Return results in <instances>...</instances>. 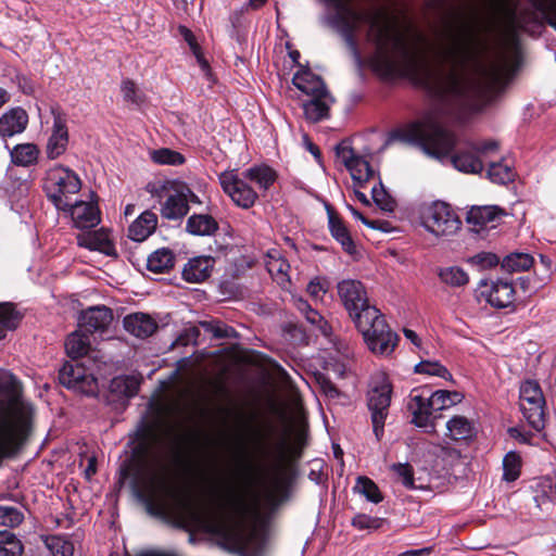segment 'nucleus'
Here are the masks:
<instances>
[{
	"mask_svg": "<svg viewBox=\"0 0 556 556\" xmlns=\"http://www.w3.org/2000/svg\"><path fill=\"white\" fill-rule=\"evenodd\" d=\"M292 84L309 99L302 103L304 116L317 123L329 116L334 99L328 91L323 79L309 70L301 68L292 77Z\"/></svg>",
	"mask_w": 556,
	"mask_h": 556,
	"instance_id": "obj_6",
	"label": "nucleus"
},
{
	"mask_svg": "<svg viewBox=\"0 0 556 556\" xmlns=\"http://www.w3.org/2000/svg\"><path fill=\"white\" fill-rule=\"evenodd\" d=\"M113 320L112 311L106 306H91L81 312L78 327L85 333L102 334Z\"/></svg>",
	"mask_w": 556,
	"mask_h": 556,
	"instance_id": "obj_16",
	"label": "nucleus"
},
{
	"mask_svg": "<svg viewBox=\"0 0 556 556\" xmlns=\"http://www.w3.org/2000/svg\"><path fill=\"white\" fill-rule=\"evenodd\" d=\"M518 286L525 293H533L538 290L536 286H532L531 279L529 277H520L518 278Z\"/></svg>",
	"mask_w": 556,
	"mask_h": 556,
	"instance_id": "obj_61",
	"label": "nucleus"
},
{
	"mask_svg": "<svg viewBox=\"0 0 556 556\" xmlns=\"http://www.w3.org/2000/svg\"><path fill=\"white\" fill-rule=\"evenodd\" d=\"M160 212L161 216L168 220H179L188 214L189 206L186 204L184 197L180 194L177 182L172 184L169 193L161 203Z\"/></svg>",
	"mask_w": 556,
	"mask_h": 556,
	"instance_id": "obj_18",
	"label": "nucleus"
},
{
	"mask_svg": "<svg viewBox=\"0 0 556 556\" xmlns=\"http://www.w3.org/2000/svg\"><path fill=\"white\" fill-rule=\"evenodd\" d=\"M334 12L331 25L356 53L355 31L366 27V38L375 48L372 62L387 75L412 77L443 103L467 105L483 91L500 84L514 71L519 58L518 30L534 34V0H489L507 30L501 45L472 27L448 30L437 47L440 64L427 60L430 42L419 31L402 29L382 9H358L354 0H323Z\"/></svg>",
	"mask_w": 556,
	"mask_h": 556,
	"instance_id": "obj_1",
	"label": "nucleus"
},
{
	"mask_svg": "<svg viewBox=\"0 0 556 556\" xmlns=\"http://www.w3.org/2000/svg\"><path fill=\"white\" fill-rule=\"evenodd\" d=\"M478 296L495 308H505L514 303L515 289L511 282L503 279L481 280Z\"/></svg>",
	"mask_w": 556,
	"mask_h": 556,
	"instance_id": "obj_12",
	"label": "nucleus"
},
{
	"mask_svg": "<svg viewBox=\"0 0 556 556\" xmlns=\"http://www.w3.org/2000/svg\"><path fill=\"white\" fill-rule=\"evenodd\" d=\"M520 457L517 453L509 452L503 459V478L506 481H515L520 475Z\"/></svg>",
	"mask_w": 556,
	"mask_h": 556,
	"instance_id": "obj_42",
	"label": "nucleus"
},
{
	"mask_svg": "<svg viewBox=\"0 0 556 556\" xmlns=\"http://www.w3.org/2000/svg\"><path fill=\"white\" fill-rule=\"evenodd\" d=\"M392 470L397 475L406 488L414 486V471L409 464H394L392 465Z\"/></svg>",
	"mask_w": 556,
	"mask_h": 556,
	"instance_id": "obj_51",
	"label": "nucleus"
},
{
	"mask_svg": "<svg viewBox=\"0 0 556 556\" xmlns=\"http://www.w3.org/2000/svg\"><path fill=\"white\" fill-rule=\"evenodd\" d=\"M294 304L312 325H319V323L323 321L321 315L316 309L312 308L307 301L299 298L294 300Z\"/></svg>",
	"mask_w": 556,
	"mask_h": 556,
	"instance_id": "obj_50",
	"label": "nucleus"
},
{
	"mask_svg": "<svg viewBox=\"0 0 556 556\" xmlns=\"http://www.w3.org/2000/svg\"><path fill=\"white\" fill-rule=\"evenodd\" d=\"M533 263V257L528 253H511L503 260L502 268L507 273H519L530 269Z\"/></svg>",
	"mask_w": 556,
	"mask_h": 556,
	"instance_id": "obj_35",
	"label": "nucleus"
},
{
	"mask_svg": "<svg viewBox=\"0 0 556 556\" xmlns=\"http://www.w3.org/2000/svg\"><path fill=\"white\" fill-rule=\"evenodd\" d=\"M354 490L372 503H379L382 501V496L377 484L367 477H358Z\"/></svg>",
	"mask_w": 556,
	"mask_h": 556,
	"instance_id": "obj_40",
	"label": "nucleus"
},
{
	"mask_svg": "<svg viewBox=\"0 0 556 556\" xmlns=\"http://www.w3.org/2000/svg\"><path fill=\"white\" fill-rule=\"evenodd\" d=\"M380 522V519L364 514L356 515L352 520V525L359 530L377 529Z\"/></svg>",
	"mask_w": 556,
	"mask_h": 556,
	"instance_id": "obj_55",
	"label": "nucleus"
},
{
	"mask_svg": "<svg viewBox=\"0 0 556 556\" xmlns=\"http://www.w3.org/2000/svg\"><path fill=\"white\" fill-rule=\"evenodd\" d=\"M23 546L17 538L9 531H0V556H21Z\"/></svg>",
	"mask_w": 556,
	"mask_h": 556,
	"instance_id": "obj_39",
	"label": "nucleus"
},
{
	"mask_svg": "<svg viewBox=\"0 0 556 556\" xmlns=\"http://www.w3.org/2000/svg\"><path fill=\"white\" fill-rule=\"evenodd\" d=\"M202 325L207 331L212 332L215 338H231L236 333L232 327L219 321L203 323Z\"/></svg>",
	"mask_w": 556,
	"mask_h": 556,
	"instance_id": "obj_52",
	"label": "nucleus"
},
{
	"mask_svg": "<svg viewBox=\"0 0 556 556\" xmlns=\"http://www.w3.org/2000/svg\"><path fill=\"white\" fill-rule=\"evenodd\" d=\"M348 208L350 210V212L353 214V216L357 219H359L364 225L370 227V228H378V223L377 220H368L362 213H359L358 211H356L353 206L351 205H348Z\"/></svg>",
	"mask_w": 556,
	"mask_h": 556,
	"instance_id": "obj_60",
	"label": "nucleus"
},
{
	"mask_svg": "<svg viewBox=\"0 0 556 556\" xmlns=\"http://www.w3.org/2000/svg\"><path fill=\"white\" fill-rule=\"evenodd\" d=\"M138 495L150 514L165 516L173 509L175 490L164 468H148L139 481Z\"/></svg>",
	"mask_w": 556,
	"mask_h": 556,
	"instance_id": "obj_5",
	"label": "nucleus"
},
{
	"mask_svg": "<svg viewBox=\"0 0 556 556\" xmlns=\"http://www.w3.org/2000/svg\"><path fill=\"white\" fill-rule=\"evenodd\" d=\"M251 483H245L230 492L219 503V511L203 504H190L185 513L193 523L219 535L225 549L238 556H262L263 540L256 529L245 525L249 517H258L260 498L252 494Z\"/></svg>",
	"mask_w": 556,
	"mask_h": 556,
	"instance_id": "obj_2",
	"label": "nucleus"
},
{
	"mask_svg": "<svg viewBox=\"0 0 556 556\" xmlns=\"http://www.w3.org/2000/svg\"><path fill=\"white\" fill-rule=\"evenodd\" d=\"M53 115V129L47 143V156L51 160L62 155L65 152L68 142V132L65 119L60 113H55L54 111Z\"/></svg>",
	"mask_w": 556,
	"mask_h": 556,
	"instance_id": "obj_20",
	"label": "nucleus"
},
{
	"mask_svg": "<svg viewBox=\"0 0 556 556\" xmlns=\"http://www.w3.org/2000/svg\"><path fill=\"white\" fill-rule=\"evenodd\" d=\"M438 275L443 283L454 288L466 286L469 281L468 274L458 266L441 268Z\"/></svg>",
	"mask_w": 556,
	"mask_h": 556,
	"instance_id": "obj_36",
	"label": "nucleus"
},
{
	"mask_svg": "<svg viewBox=\"0 0 556 556\" xmlns=\"http://www.w3.org/2000/svg\"><path fill=\"white\" fill-rule=\"evenodd\" d=\"M329 229L332 237L341 244L346 253L354 254L356 252V247L348 228L332 212H329Z\"/></svg>",
	"mask_w": 556,
	"mask_h": 556,
	"instance_id": "obj_27",
	"label": "nucleus"
},
{
	"mask_svg": "<svg viewBox=\"0 0 556 556\" xmlns=\"http://www.w3.org/2000/svg\"><path fill=\"white\" fill-rule=\"evenodd\" d=\"M392 387L384 376H380L370 388L367 405L370 412L374 433L379 441L383 435V427L389 414Z\"/></svg>",
	"mask_w": 556,
	"mask_h": 556,
	"instance_id": "obj_9",
	"label": "nucleus"
},
{
	"mask_svg": "<svg viewBox=\"0 0 556 556\" xmlns=\"http://www.w3.org/2000/svg\"><path fill=\"white\" fill-rule=\"evenodd\" d=\"M12 163L17 166H29L37 162L39 150L34 143H22L10 151Z\"/></svg>",
	"mask_w": 556,
	"mask_h": 556,
	"instance_id": "obj_30",
	"label": "nucleus"
},
{
	"mask_svg": "<svg viewBox=\"0 0 556 556\" xmlns=\"http://www.w3.org/2000/svg\"><path fill=\"white\" fill-rule=\"evenodd\" d=\"M430 405L434 412L446 409L463 400V395L456 391L437 390L430 392Z\"/></svg>",
	"mask_w": 556,
	"mask_h": 556,
	"instance_id": "obj_33",
	"label": "nucleus"
},
{
	"mask_svg": "<svg viewBox=\"0 0 556 556\" xmlns=\"http://www.w3.org/2000/svg\"><path fill=\"white\" fill-rule=\"evenodd\" d=\"M428 553H429L428 548L410 549V551H407L399 556H421V555L428 554Z\"/></svg>",
	"mask_w": 556,
	"mask_h": 556,
	"instance_id": "obj_64",
	"label": "nucleus"
},
{
	"mask_svg": "<svg viewBox=\"0 0 556 556\" xmlns=\"http://www.w3.org/2000/svg\"><path fill=\"white\" fill-rule=\"evenodd\" d=\"M91 341L87 333L76 330L71 333L65 342L66 353L73 359L85 356L90 350Z\"/></svg>",
	"mask_w": 556,
	"mask_h": 556,
	"instance_id": "obj_28",
	"label": "nucleus"
},
{
	"mask_svg": "<svg viewBox=\"0 0 556 556\" xmlns=\"http://www.w3.org/2000/svg\"><path fill=\"white\" fill-rule=\"evenodd\" d=\"M151 159L154 163L162 165H180L185 162V157L179 152L167 148L153 150Z\"/></svg>",
	"mask_w": 556,
	"mask_h": 556,
	"instance_id": "obj_41",
	"label": "nucleus"
},
{
	"mask_svg": "<svg viewBox=\"0 0 556 556\" xmlns=\"http://www.w3.org/2000/svg\"><path fill=\"white\" fill-rule=\"evenodd\" d=\"M28 123L27 113L21 109H11L0 117V136L12 137L25 130Z\"/></svg>",
	"mask_w": 556,
	"mask_h": 556,
	"instance_id": "obj_25",
	"label": "nucleus"
},
{
	"mask_svg": "<svg viewBox=\"0 0 556 556\" xmlns=\"http://www.w3.org/2000/svg\"><path fill=\"white\" fill-rule=\"evenodd\" d=\"M113 384L127 397H132L139 390L140 380L135 376H125L114 379Z\"/></svg>",
	"mask_w": 556,
	"mask_h": 556,
	"instance_id": "obj_47",
	"label": "nucleus"
},
{
	"mask_svg": "<svg viewBox=\"0 0 556 556\" xmlns=\"http://www.w3.org/2000/svg\"><path fill=\"white\" fill-rule=\"evenodd\" d=\"M67 211L71 212L75 227L80 229L96 227L101 220L98 206L91 202H72V206Z\"/></svg>",
	"mask_w": 556,
	"mask_h": 556,
	"instance_id": "obj_17",
	"label": "nucleus"
},
{
	"mask_svg": "<svg viewBox=\"0 0 556 556\" xmlns=\"http://www.w3.org/2000/svg\"><path fill=\"white\" fill-rule=\"evenodd\" d=\"M175 263L174 253L166 248L154 251L148 257L147 267L153 273H166L173 268Z\"/></svg>",
	"mask_w": 556,
	"mask_h": 556,
	"instance_id": "obj_29",
	"label": "nucleus"
},
{
	"mask_svg": "<svg viewBox=\"0 0 556 556\" xmlns=\"http://www.w3.org/2000/svg\"><path fill=\"white\" fill-rule=\"evenodd\" d=\"M404 334L405 337L412 341V343H414L415 345H418L419 344V339H418V336L415 331L410 330V329H404Z\"/></svg>",
	"mask_w": 556,
	"mask_h": 556,
	"instance_id": "obj_63",
	"label": "nucleus"
},
{
	"mask_svg": "<svg viewBox=\"0 0 556 556\" xmlns=\"http://www.w3.org/2000/svg\"><path fill=\"white\" fill-rule=\"evenodd\" d=\"M217 229V222L207 214H193L186 224V230L193 236H212Z\"/></svg>",
	"mask_w": 556,
	"mask_h": 556,
	"instance_id": "obj_26",
	"label": "nucleus"
},
{
	"mask_svg": "<svg viewBox=\"0 0 556 556\" xmlns=\"http://www.w3.org/2000/svg\"><path fill=\"white\" fill-rule=\"evenodd\" d=\"M338 294L350 317L371 352L390 355L399 337L391 331L379 309L368 303L367 291L358 280L345 279L338 283Z\"/></svg>",
	"mask_w": 556,
	"mask_h": 556,
	"instance_id": "obj_4",
	"label": "nucleus"
},
{
	"mask_svg": "<svg viewBox=\"0 0 556 556\" xmlns=\"http://www.w3.org/2000/svg\"><path fill=\"white\" fill-rule=\"evenodd\" d=\"M123 324L127 332L141 339L152 336L157 329L156 321L144 313L129 314L124 317Z\"/></svg>",
	"mask_w": 556,
	"mask_h": 556,
	"instance_id": "obj_23",
	"label": "nucleus"
},
{
	"mask_svg": "<svg viewBox=\"0 0 556 556\" xmlns=\"http://www.w3.org/2000/svg\"><path fill=\"white\" fill-rule=\"evenodd\" d=\"M46 546L49 548L53 556H73V543L61 535H51L46 539Z\"/></svg>",
	"mask_w": 556,
	"mask_h": 556,
	"instance_id": "obj_38",
	"label": "nucleus"
},
{
	"mask_svg": "<svg viewBox=\"0 0 556 556\" xmlns=\"http://www.w3.org/2000/svg\"><path fill=\"white\" fill-rule=\"evenodd\" d=\"M323 392L329 399L339 397L341 392L337 389V387L325 376H320L317 379Z\"/></svg>",
	"mask_w": 556,
	"mask_h": 556,
	"instance_id": "obj_56",
	"label": "nucleus"
},
{
	"mask_svg": "<svg viewBox=\"0 0 556 556\" xmlns=\"http://www.w3.org/2000/svg\"><path fill=\"white\" fill-rule=\"evenodd\" d=\"M81 181L78 175L68 167L54 166L47 170L43 190L56 210L67 212L72 206V197L78 193Z\"/></svg>",
	"mask_w": 556,
	"mask_h": 556,
	"instance_id": "obj_7",
	"label": "nucleus"
},
{
	"mask_svg": "<svg viewBox=\"0 0 556 556\" xmlns=\"http://www.w3.org/2000/svg\"><path fill=\"white\" fill-rule=\"evenodd\" d=\"M418 218L420 225L435 237L454 236L462 227V220L456 212L442 201L421 204L418 208Z\"/></svg>",
	"mask_w": 556,
	"mask_h": 556,
	"instance_id": "obj_8",
	"label": "nucleus"
},
{
	"mask_svg": "<svg viewBox=\"0 0 556 556\" xmlns=\"http://www.w3.org/2000/svg\"><path fill=\"white\" fill-rule=\"evenodd\" d=\"M245 177L255 182L260 189L267 190L277 179L276 172L269 166H253L245 169Z\"/></svg>",
	"mask_w": 556,
	"mask_h": 556,
	"instance_id": "obj_32",
	"label": "nucleus"
},
{
	"mask_svg": "<svg viewBox=\"0 0 556 556\" xmlns=\"http://www.w3.org/2000/svg\"><path fill=\"white\" fill-rule=\"evenodd\" d=\"M180 194L184 197L186 204L189 206V203L201 204L200 198L186 185L182 182H177Z\"/></svg>",
	"mask_w": 556,
	"mask_h": 556,
	"instance_id": "obj_57",
	"label": "nucleus"
},
{
	"mask_svg": "<svg viewBox=\"0 0 556 556\" xmlns=\"http://www.w3.org/2000/svg\"><path fill=\"white\" fill-rule=\"evenodd\" d=\"M307 292L314 299H318L321 293H325L326 290L324 286L318 281H311L307 286Z\"/></svg>",
	"mask_w": 556,
	"mask_h": 556,
	"instance_id": "obj_59",
	"label": "nucleus"
},
{
	"mask_svg": "<svg viewBox=\"0 0 556 556\" xmlns=\"http://www.w3.org/2000/svg\"><path fill=\"white\" fill-rule=\"evenodd\" d=\"M24 519L22 511L12 506H0V526L14 528Z\"/></svg>",
	"mask_w": 556,
	"mask_h": 556,
	"instance_id": "obj_46",
	"label": "nucleus"
},
{
	"mask_svg": "<svg viewBox=\"0 0 556 556\" xmlns=\"http://www.w3.org/2000/svg\"><path fill=\"white\" fill-rule=\"evenodd\" d=\"M265 502L270 508L279 505L280 496L277 488H273L265 493Z\"/></svg>",
	"mask_w": 556,
	"mask_h": 556,
	"instance_id": "obj_58",
	"label": "nucleus"
},
{
	"mask_svg": "<svg viewBox=\"0 0 556 556\" xmlns=\"http://www.w3.org/2000/svg\"><path fill=\"white\" fill-rule=\"evenodd\" d=\"M223 191L232 200V202L242 208L252 207L258 195L251 181L245 177V170H226L218 176Z\"/></svg>",
	"mask_w": 556,
	"mask_h": 556,
	"instance_id": "obj_11",
	"label": "nucleus"
},
{
	"mask_svg": "<svg viewBox=\"0 0 556 556\" xmlns=\"http://www.w3.org/2000/svg\"><path fill=\"white\" fill-rule=\"evenodd\" d=\"M430 391L427 389H414L407 402V409L412 415V422L420 428L434 429L433 414L435 413L430 405Z\"/></svg>",
	"mask_w": 556,
	"mask_h": 556,
	"instance_id": "obj_13",
	"label": "nucleus"
},
{
	"mask_svg": "<svg viewBox=\"0 0 556 556\" xmlns=\"http://www.w3.org/2000/svg\"><path fill=\"white\" fill-rule=\"evenodd\" d=\"M122 92L124 99L128 102L134 104H140L142 102L141 92L131 80L127 79L122 83Z\"/></svg>",
	"mask_w": 556,
	"mask_h": 556,
	"instance_id": "obj_53",
	"label": "nucleus"
},
{
	"mask_svg": "<svg viewBox=\"0 0 556 556\" xmlns=\"http://www.w3.org/2000/svg\"><path fill=\"white\" fill-rule=\"evenodd\" d=\"M396 137L401 141L419 144L427 155L442 163L448 161L455 169L465 174H480L484 168L483 159L498 150L497 141L485 140L467 142L451 155L457 138L442 125L435 113L408 124Z\"/></svg>",
	"mask_w": 556,
	"mask_h": 556,
	"instance_id": "obj_3",
	"label": "nucleus"
},
{
	"mask_svg": "<svg viewBox=\"0 0 556 556\" xmlns=\"http://www.w3.org/2000/svg\"><path fill=\"white\" fill-rule=\"evenodd\" d=\"M76 239L79 247L92 251H99L106 255H113L115 253V249L110 239L109 231L104 228L96 231L79 233Z\"/></svg>",
	"mask_w": 556,
	"mask_h": 556,
	"instance_id": "obj_21",
	"label": "nucleus"
},
{
	"mask_svg": "<svg viewBox=\"0 0 556 556\" xmlns=\"http://www.w3.org/2000/svg\"><path fill=\"white\" fill-rule=\"evenodd\" d=\"M520 409L528 424L541 431L545 427V399L540 384L527 380L520 386Z\"/></svg>",
	"mask_w": 556,
	"mask_h": 556,
	"instance_id": "obj_10",
	"label": "nucleus"
},
{
	"mask_svg": "<svg viewBox=\"0 0 556 556\" xmlns=\"http://www.w3.org/2000/svg\"><path fill=\"white\" fill-rule=\"evenodd\" d=\"M470 263L478 266L480 269H489L495 267L500 263L496 254L491 252H481L470 258Z\"/></svg>",
	"mask_w": 556,
	"mask_h": 556,
	"instance_id": "obj_49",
	"label": "nucleus"
},
{
	"mask_svg": "<svg viewBox=\"0 0 556 556\" xmlns=\"http://www.w3.org/2000/svg\"><path fill=\"white\" fill-rule=\"evenodd\" d=\"M179 33L184 37L186 42L189 45L190 50L194 54V56H195L199 65L201 66V68L204 72H207L208 71V64L205 61V59L203 58V55L201 53V49H200L199 45L197 43L195 37L192 34V31L190 29H188L187 27H185V26H180L179 27Z\"/></svg>",
	"mask_w": 556,
	"mask_h": 556,
	"instance_id": "obj_44",
	"label": "nucleus"
},
{
	"mask_svg": "<svg viewBox=\"0 0 556 556\" xmlns=\"http://www.w3.org/2000/svg\"><path fill=\"white\" fill-rule=\"evenodd\" d=\"M488 176L493 182L507 184L514 179L515 173L511 166L502 160L490 164Z\"/></svg>",
	"mask_w": 556,
	"mask_h": 556,
	"instance_id": "obj_37",
	"label": "nucleus"
},
{
	"mask_svg": "<svg viewBox=\"0 0 556 556\" xmlns=\"http://www.w3.org/2000/svg\"><path fill=\"white\" fill-rule=\"evenodd\" d=\"M415 371L418 374L438 376L446 380L452 378L450 371L438 362L421 361L415 366Z\"/></svg>",
	"mask_w": 556,
	"mask_h": 556,
	"instance_id": "obj_43",
	"label": "nucleus"
},
{
	"mask_svg": "<svg viewBox=\"0 0 556 556\" xmlns=\"http://www.w3.org/2000/svg\"><path fill=\"white\" fill-rule=\"evenodd\" d=\"M285 450H286V442L281 440L273 450L268 444H265L262 442L261 444V452L266 457H273L275 462L281 463L285 458Z\"/></svg>",
	"mask_w": 556,
	"mask_h": 556,
	"instance_id": "obj_54",
	"label": "nucleus"
},
{
	"mask_svg": "<svg viewBox=\"0 0 556 556\" xmlns=\"http://www.w3.org/2000/svg\"><path fill=\"white\" fill-rule=\"evenodd\" d=\"M215 264L212 256H197L188 261L182 269V278L191 283H199L211 276Z\"/></svg>",
	"mask_w": 556,
	"mask_h": 556,
	"instance_id": "obj_22",
	"label": "nucleus"
},
{
	"mask_svg": "<svg viewBox=\"0 0 556 556\" xmlns=\"http://www.w3.org/2000/svg\"><path fill=\"white\" fill-rule=\"evenodd\" d=\"M20 314L10 303L0 304V326L5 329H14L18 325Z\"/></svg>",
	"mask_w": 556,
	"mask_h": 556,
	"instance_id": "obj_45",
	"label": "nucleus"
},
{
	"mask_svg": "<svg viewBox=\"0 0 556 556\" xmlns=\"http://www.w3.org/2000/svg\"><path fill=\"white\" fill-rule=\"evenodd\" d=\"M266 268L278 283L283 285L288 281L287 273L290 265L279 251L273 250L267 254Z\"/></svg>",
	"mask_w": 556,
	"mask_h": 556,
	"instance_id": "obj_31",
	"label": "nucleus"
},
{
	"mask_svg": "<svg viewBox=\"0 0 556 556\" xmlns=\"http://www.w3.org/2000/svg\"><path fill=\"white\" fill-rule=\"evenodd\" d=\"M371 197L375 203L383 211L392 212L394 210V201L388 194L381 181L379 186H374L371 189Z\"/></svg>",
	"mask_w": 556,
	"mask_h": 556,
	"instance_id": "obj_48",
	"label": "nucleus"
},
{
	"mask_svg": "<svg viewBox=\"0 0 556 556\" xmlns=\"http://www.w3.org/2000/svg\"><path fill=\"white\" fill-rule=\"evenodd\" d=\"M60 382L67 389H74L83 393L92 391L94 378L79 363H65L59 372Z\"/></svg>",
	"mask_w": 556,
	"mask_h": 556,
	"instance_id": "obj_15",
	"label": "nucleus"
},
{
	"mask_svg": "<svg viewBox=\"0 0 556 556\" xmlns=\"http://www.w3.org/2000/svg\"><path fill=\"white\" fill-rule=\"evenodd\" d=\"M508 432L511 438H514L520 442H523V443L528 442L527 434L522 433L518 428H509Z\"/></svg>",
	"mask_w": 556,
	"mask_h": 556,
	"instance_id": "obj_62",
	"label": "nucleus"
},
{
	"mask_svg": "<svg viewBox=\"0 0 556 556\" xmlns=\"http://www.w3.org/2000/svg\"><path fill=\"white\" fill-rule=\"evenodd\" d=\"M446 428L448 435L455 441L469 439L473 434L472 424L464 416H455L450 419Z\"/></svg>",
	"mask_w": 556,
	"mask_h": 556,
	"instance_id": "obj_34",
	"label": "nucleus"
},
{
	"mask_svg": "<svg viewBox=\"0 0 556 556\" xmlns=\"http://www.w3.org/2000/svg\"><path fill=\"white\" fill-rule=\"evenodd\" d=\"M337 156L351 173L353 180L363 187L365 182L375 177L376 172L364 157L355 154L354 150L348 144L341 143L336 148Z\"/></svg>",
	"mask_w": 556,
	"mask_h": 556,
	"instance_id": "obj_14",
	"label": "nucleus"
},
{
	"mask_svg": "<svg viewBox=\"0 0 556 556\" xmlns=\"http://www.w3.org/2000/svg\"><path fill=\"white\" fill-rule=\"evenodd\" d=\"M503 215V211L494 205L473 206L467 213L466 220L476 232L484 228L495 227V222Z\"/></svg>",
	"mask_w": 556,
	"mask_h": 556,
	"instance_id": "obj_19",
	"label": "nucleus"
},
{
	"mask_svg": "<svg viewBox=\"0 0 556 556\" xmlns=\"http://www.w3.org/2000/svg\"><path fill=\"white\" fill-rule=\"evenodd\" d=\"M156 224V215L151 211H144L129 225L128 238L136 242H142L154 232Z\"/></svg>",
	"mask_w": 556,
	"mask_h": 556,
	"instance_id": "obj_24",
	"label": "nucleus"
}]
</instances>
